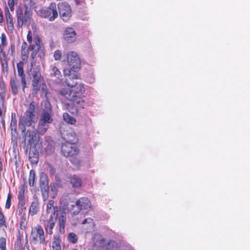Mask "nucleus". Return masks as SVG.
Returning a JSON list of instances; mask_svg holds the SVG:
<instances>
[{"label":"nucleus","instance_id":"dca6fc26","mask_svg":"<svg viewBox=\"0 0 250 250\" xmlns=\"http://www.w3.org/2000/svg\"><path fill=\"white\" fill-rule=\"evenodd\" d=\"M25 63H26L19 62L17 64L18 75L21 78V82L23 91H24L25 88L27 87L26 75L24 71V65Z\"/></svg>","mask_w":250,"mask_h":250},{"label":"nucleus","instance_id":"5701e85b","mask_svg":"<svg viewBox=\"0 0 250 250\" xmlns=\"http://www.w3.org/2000/svg\"><path fill=\"white\" fill-rule=\"evenodd\" d=\"M40 209L39 202L37 200L33 201L30 206L29 209V214L32 216L36 214Z\"/></svg>","mask_w":250,"mask_h":250},{"label":"nucleus","instance_id":"f257e3e1","mask_svg":"<svg viewBox=\"0 0 250 250\" xmlns=\"http://www.w3.org/2000/svg\"><path fill=\"white\" fill-rule=\"evenodd\" d=\"M66 57L69 68L63 69V74L65 77H68L65 81L68 87L62 89L59 93L71 102V104H68V111L72 114H77L79 109L84 108L85 101L83 98L85 90L83 84L71 82V81L79 79L81 60L75 51L67 52Z\"/></svg>","mask_w":250,"mask_h":250},{"label":"nucleus","instance_id":"393cba45","mask_svg":"<svg viewBox=\"0 0 250 250\" xmlns=\"http://www.w3.org/2000/svg\"><path fill=\"white\" fill-rule=\"evenodd\" d=\"M112 243V241H107L105 238H101L98 241L99 247L104 250H109L110 249V245L111 243Z\"/></svg>","mask_w":250,"mask_h":250},{"label":"nucleus","instance_id":"a211bd4d","mask_svg":"<svg viewBox=\"0 0 250 250\" xmlns=\"http://www.w3.org/2000/svg\"><path fill=\"white\" fill-rule=\"evenodd\" d=\"M4 12L7 28L11 31H13L14 29L15 21L13 16L9 12V8L6 6L4 8Z\"/></svg>","mask_w":250,"mask_h":250},{"label":"nucleus","instance_id":"7ed1b4c3","mask_svg":"<svg viewBox=\"0 0 250 250\" xmlns=\"http://www.w3.org/2000/svg\"><path fill=\"white\" fill-rule=\"evenodd\" d=\"M37 104L32 101L27 106V109L24 113V115L21 117L19 121V128L23 133V138L24 141L28 140V144L30 146L35 145L36 143V133H31L29 130H26V126H30L33 125V126L37 120Z\"/></svg>","mask_w":250,"mask_h":250},{"label":"nucleus","instance_id":"f704fd0d","mask_svg":"<svg viewBox=\"0 0 250 250\" xmlns=\"http://www.w3.org/2000/svg\"><path fill=\"white\" fill-rule=\"evenodd\" d=\"M12 198V194L10 192V191H9V192L8 193V195L7 196L5 205V208L6 209L10 208L11 205Z\"/></svg>","mask_w":250,"mask_h":250},{"label":"nucleus","instance_id":"6e6552de","mask_svg":"<svg viewBox=\"0 0 250 250\" xmlns=\"http://www.w3.org/2000/svg\"><path fill=\"white\" fill-rule=\"evenodd\" d=\"M45 234L43 228L40 225H37L32 228L30 234L31 242L34 244L46 245L47 242L45 240Z\"/></svg>","mask_w":250,"mask_h":250},{"label":"nucleus","instance_id":"b1692460","mask_svg":"<svg viewBox=\"0 0 250 250\" xmlns=\"http://www.w3.org/2000/svg\"><path fill=\"white\" fill-rule=\"evenodd\" d=\"M53 209V213L51 215H56L57 216L58 212V208L54 206V201L53 200H49L46 206V212L49 213L51 210Z\"/></svg>","mask_w":250,"mask_h":250},{"label":"nucleus","instance_id":"ddd939ff","mask_svg":"<svg viewBox=\"0 0 250 250\" xmlns=\"http://www.w3.org/2000/svg\"><path fill=\"white\" fill-rule=\"evenodd\" d=\"M17 121L15 113H12L11 114V120L10 123V129L11 133V141L14 145H17V141L18 139V134L17 130Z\"/></svg>","mask_w":250,"mask_h":250},{"label":"nucleus","instance_id":"49530a36","mask_svg":"<svg viewBox=\"0 0 250 250\" xmlns=\"http://www.w3.org/2000/svg\"><path fill=\"white\" fill-rule=\"evenodd\" d=\"M23 238L22 234L21 233L20 231H18V234L17 236V241H21Z\"/></svg>","mask_w":250,"mask_h":250},{"label":"nucleus","instance_id":"2f4dec72","mask_svg":"<svg viewBox=\"0 0 250 250\" xmlns=\"http://www.w3.org/2000/svg\"><path fill=\"white\" fill-rule=\"evenodd\" d=\"M63 119L65 122L71 125H74L76 121V119L74 117L70 116L68 113H63Z\"/></svg>","mask_w":250,"mask_h":250},{"label":"nucleus","instance_id":"6ab92c4d","mask_svg":"<svg viewBox=\"0 0 250 250\" xmlns=\"http://www.w3.org/2000/svg\"><path fill=\"white\" fill-rule=\"evenodd\" d=\"M7 45V38L5 34L2 33L0 36V54L2 55L3 58L6 57V52L4 51V48Z\"/></svg>","mask_w":250,"mask_h":250},{"label":"nucleus","instance_id":"79ce46f5","mask_svg":"<svg viewBox=\"0 0 250 250\" xmlns=\"http://www.w3.org/2000/svg\"><path fill=\"white\" fill-rule=\"evenodd\" d=\"M3 58V59H0L1 65L3 68H5L6 70H7L8 67L7 60L6 59V57Z\"/></svg>","mask_w":250,"mask_h":250},{"label":"nucleus","instance_id":"a19ab883","mask_svg":"<svg viewBox=\"0 0 250 250\" xmlns=\"http://www.w3.org/2000/svg\"><path fill=\"white\" fill-rule=\"evenodd\" d=\"M86 223L91 224L93 226L95 225L93 219L90 217L84 219L82 222V224L83 225Z\"/></svg>","mask_w":250,"mask_h":250},{"label":"nucleus","instance_id":"39448f33","mask_svg":"<svg viewBox=\"0 0 250 250\" xmlns=\"http://www.w3.org/2000/svg\"><path fill=\"white\" fill-rule=\"evenodd\" d=\"M30 72L32 78V93L36 94L40 90L41 85L45 84V81L44 77L42 75L41 67L40 65L31 67Z\"/></svg>","mask_w":250,"mask_h":250},{"label":"nucleus","instance_id":"4468645a","mask_svg":"<svg viewBox=\"0 0 250 250\" xmlns=\"http://www.w3.org/2000/svg\"><path fill=\"white\" fill-rule=\"evenodd\" d=\"M77 35L74 28L67 27L65 28L63 33V40L68 42L72 43L77 40Z\"/></svg>","mask_w":250,"mask_h":250},{"label":"nucleus","instance_id":"c03bdc74","mask_svg":"<svg viewBox=\"0 0 250 250\" xmlns=\"http://www.w3.org/2000/svg\"><path fill=\"white\" fill-rule=\"evenodd\" d=\"M26 210V207H18L17 213L18 215H22Z\"/></svg>","mask_w":250,"mask_h":250},{"label":"nucleus","instance_id":"bb28decb","mask_svg":"<svg viewBox=\"0 0 250 250\" xmlns=\"http://www.w3.org/2000/svg\"><path fill=\"white\" fill-rule=\"evenodd\" d=\"M28 217L25 213H23L20 219V229L23 230H25L27 228Z\"/></svg>","mask_w":250,"mask_h":250},{"label":"nucleus","instance_id":"ea45409f","mask_svg":"<svg viewBox=\"0 0 250 250\" xmlns=\"http://www.w3.org/2000/svg\"><path fill=\"white\" fill-rule=\"evenodd\" d=\"M50 188L51 191L53 192V195L52 196V198H55L57 196V192H58V189H57L55 185L54 184H50Z\"/></svg>","mask_w":250,"mask_h":250},{"label":"nucleus","instance_id":"20e7f679","mask_svg":"<svg viewBox=\"0 0 250 250\" xmlns=\"http://www.w3.org/2000/svg\"><path fill=\"white\" fill-rule=\"evenodd\" d=\"M70 135L73 137V139L68 138V140L62 143L61 148V154L65 157L73 158V161L70 160L73 164H79V160L76 157L80 153V149L76 145L79 139L75 133H72Z\"/></svg>","mask_w":250,"mask_h":250},{"label":"nucleus","instance_id":"f8f14e48","mask_svg":"<svg viewBox=\"0 0 250 250\" xmlns=\"http://www.w3.org/2000/svg\"><path fill=\"white\" fill-rule=\"evenodd\" d=\"M6 92L5 84L3 81H1L0 82V118L5 115L6 111V106L4 104Z\"/></svg>","mask_w":250,"mask_h":250},{"label":"nucleus","instance_id":"423d86ee","mask_svg":"<svg viewBox=\"0 0 250 250\" xmlns=\"http://www.w3.org/2000/svg\"><path fill=\"white\" fill-rule=\"evenodd\" d=\"M37 13L40 17L47 19L50 21H53L58 17L57 4L55 2H52L48 6L41 7Z\"/></svg>","mask_w":250,"mask_h":250},{"label":"nucleus","instance_id":"8fccbe9b","mask_svg":"<svg viewBox=\"0 0 250 250\" xmlns=\"http://www.w3.org/2000/svg\"><path fill=\"white\" fill-rule=\"evenodd\" d=\"M72 250H78L77 249H73Z\"/></svg>","mask_w":250,"mask_h":250},{"label":"nucleus","instance_id":"cd10ccee","mask_svg":"<svg viewBox=\"0 0 250 250\" xmlns=\"http://www.w3.org/2000/svg\"><path fill=\"white\" fill-rule=\"evenodd\" d=\"M66 218L65 215H61L59 216L58 219V224L60 227V231L61 232L63 233L64 232L65 223Z\"/></svg>","mask_w":250,"mask_h":250},{"label":"nucleus","instance_id":"c9c22d12","mask_svg":"<svg viewBox=\"0 0 250 250\" xmlns=\"http://www.w3.org/2000/svg\"><path fill=\"white\" fill-rule=\"evenodd\" d=\"M6 238L4 237H0V250H7Z\"/></svg>","mask_w":250,"mask_h":250},{"label":"nucleus","instance_id":"c756f323","mask_svg":"<svg viewBox=\"0 0 250 250\" xmlns=\"http://www.w3.org/2000/svg\"><path fill=\"white\" fill-rule=\"evenodd\" d=\"M51 72L50 73L52 76L56 77L58 79H61L62 74L59 68L55 65L51 66Z\"/></svg>","mask_w":250,"mask_h":250},{"label":"nucleus","instance_id":"4c0bfd02","mask_svg":"<svg viewBox=\"0 0 250 250\" xmlns=\"http://www.w3.org/2000/svg\"><path fill=\"white\" fill-rule=\"evenodd\" d=\"M53 57L55 61H60L62 57V53L61 50L58 49L55 51Z\"/></svg>","mask_w":250,"mask_h":250},{"label":"nucleus","instance_id":"473e14b6","mask_svg":"<svg viewBox=\"0 0 250 250\" xmlns=\"http://www.w3.org/2000/svg\"><path fill=\"white\" fill-rule=\"evenodd\" d=\"M35 176L36 174L35 171L33 169L30 170L28 179L29 185L30 187H33L34 185Z\"/></svg>","mask_w":250,"mask_h":250},{"label":"nucleus","instance_id":"9d476101","mask_svg":"<svg viewBox=\"0 0 250 250\" xmlns=\"http://www.w3.org/2000/svg\"><path fill=\"white\" fill-rule=\"evenodd\" d=\"M57 8L62 20L68 21L72 17V9L69 4L65 1L59 3Z\"/></svg>","mask_w":250,"mask_h":250},{"label":"nucleus","instance_id":"3c124183","mask_svg":"<svg viewBox=\"0 0 250 250\" xmlns=\"http://www.w3.org/2000/svg\"><path fill=\"white\" fill-rule=\"evenodd\" d=\"M0 165H1V162H0Z\"/></svg>","mask_w":250,"mask_h":250},{"label":"nucleus","instance_id":"7c9ffc66","mask_svg":"<svg viewBox=\"0 0 250 250\" xmlns=\"http://www.w3.org/2000/svg\"><path fill=\"white\" fill-rule=\"evenodd\" d=\"M67 240L71 244H76L78 241V236L74 232H70L67 235Z\"/></svg>","mask_w":250,"mask_h":250},{"label":"nucleus","instance_id":"09e8293b","mask_svg":"<svg viewBox=\"0 0 250 250\" xmlns=\"http://www.w3.org/2000/svg\"><path fill=\"white\" fill-rule=\"evenodd\" d=\"M123 250H133L129 247H125Z\"/></svg>","mask_w":250,"mask_h":250},{"label":"nucleus","instance_id":"72a5a7b5","mask_svg":"<svg viewBox=\"0 0 250 250\" xmlns=\"http://www.w3.org/2000/svg\"><path fill=\"white\" fill-rule=\"evenodd\" d=\"M24 2V7L34 8L36 7V0H22Z\"/></svg>","mask_w":250,"mask_h":250},{"label":"nucleus","instance_id":"37998d69","mask_svg":"<svg viewBox=\"0 0 250 250\" xmlns=\"http://www.w3.org/2000/svg\"><path fill=\"white\" fill-rule=\"evenodd\" d=\"M14 248L15 250L18 249H22V244L21 241H16L14 244Z\"/></svg>","mask_w":250,"mask_h":250},{"label":"nucleus","instance_id":"9b49d317","mask_svg":"<svg viewBox=\"0 0 250 250\" xmlns=\"http://www.w3.org/2000/svg\"><path fill=\"white\" fill-rule=\"evenodd\" d=\"M76 206H77L79 210L73 212L74 215L78 214L81 210L88 211L92 209V205L90 200L86 197H81L76 202Z\"/></svg>","mask_w":250,"mask_h":250},{"label":"nucleus","instance_id":"f3484780","mask_svg":"<svg viewBox=\"0 0 250 250\" xmlns=\"http://www.w3.org/2000/svg\"><path fill=\"white\" fill-rule=\"evenodd\" d=\"M55 215H51L48 220L44 222V227L46 232L50 235L53 233V229L55 226L56 223Z\"/></svg>","mask_w":250,"mask_h":250},{"label":"nucleus","instance_id":"58836bf2","mask_svg":"<svg viewBox=\"0 0 250 250\" xmlns=\"http://www.w3.org/2000/svg\"><path fill=\"white\" fill-rule=\"evenodd\" d=\"M38 125V131L39 134L41 135L44 134L46 132L47 127H45V125H40V122H39Z\"/></svg>","mask_w":250,"mask_h":250},{"label":"nucleus","instance_id":"2eb2a0df","mask_svg":"<svg viewBox=\"0 0 250 250\" xmlns=\"http://www.w3.org/2000/svg\"><path fill=\"white\" fill-rule=\"evenodd\" d=\"M27 192V186L25 184H22L19 187L18 194V207H25V195Z\"/></svg>","mask_w":250,"mask_h":250},{"label":"nucleus","instance_id":"de8ad7c7","mask_svg":"<svg viewBox=\"0 0 250 250\" xmlns=\"http://www.w3.org/2000/svg\"><path fill=\"white\" fill-rule=\"evenodd\" d=\"M72 133H75V132L74 131H72L71 132H69L68 134H67V140H68V138L73 139V137L70 135V134Z\"/></svg>","mask_w":250,"mask_h":250},{"label":"nucleus","instance_id":"0eeeda50","mask_svg":"<svg viewBox=\"0 0 250 250\" xmlns=\"http://www.w3.org/2000/svg\"><path fill=\"white\" fill-rule=\"evenodd\" d=\"M32 17V12L28 7H25L23 11L22 8L19 6L16 10L17 26L21 28L23 25L29 26Z\"/></svg>","mask_w":250,"mask_h":250},{"label":"nucleus","instance_id":"1a4fd4ad","mask_svg":"<svg viewBox=\"0 0 250 250\" xmlns=\"http://www.w3.org/2000/svg\"><path fill=\"white\" fill-rule=\"evenodd\" d=\"M52 106L49 102H45L44 108L42 112L39 120L40 125H44L46 124H51L53 121Z\"/></svg>","mask_w":250,"mask_h":250},{"label":"nucleus","instance_id":"a878e982","mask_svg":"<svg viewBox=\"0 0 250 250\" xmlns=\"http://www.w3.org/2000/svg\"><path fill=\"white\" fill-rule=\"evenodd\" d=\"M42 196V199L44 201H46L49 197V187L48 184H41L40 186Z\"/></svg>","mask_w":250,"mask_h":250},{"label":"nucleus","instance_id":"a18cd8bd","mask_svg":"<svg viewBox=\"0 0 250 250\" xmlns=\"http://www.w3.org/2000/svg\"><path fill=\"white\" fill-rule=\"evenodd\" d=\"M10 49L11 50V55H13L15 52V45L14 43L10 44Z\"/></svg>","mask_w":250,"mask_h":250},{"label":"nucleus","instance_id":"412c9836","mask_svg":"<svg viewBox=\"0 0 250 250\" xmlns=\"http://www.w3.org/2000/svg\"><path fill=\"white\" fill-rule=\"evenodd\" d=\"M10 84L11 88L12 94L14 95L18 93L20 87V83L17 78H12L10 79Z\"/></svg>","mask_w":250,"mask_h":250},{"label":"nucleus","instance_id":"e433bc0d","mask_svg":"<svg viewBox=\"0 0 250 250\" xmlns=\"http://www.w3.org/2000/svg\"><path fill=\"white\" fill-rule=\"evenodd\" d=\"M18 0H8V4L10 10L13 12L15 9V6L17 4Z\"/></svg>","mask_w":250,"mask_h":250},{"label":"nucleus","instance_id":"c85d7f7f","mask_svg":"<svg viewBox=\"0 0 250 250\" xmlns=\"http://www.w3.org/2000/svg\"><path fill=\"white\" fill-rule=\"evenodd\" d=\"M29 159L32 164H37L39 162V153L38 152L30 151Z\"/></svg>","mask_w":250,"mask_h":250},{"label":"nucleus","instance_id":"4be33fe9","mask_svg":"<svg viewBox=\"0 0 250 250\" xmlns=\"http://www.w3.org/2000/svg\"><path fill=\"white\" fill-rule=\"evenodd\" d=\"M62 240L59 235H54L52 244V250H61Z\"/></svg>","mask_w":250,"mask_h":250},{"label":"nucleus","instance_id":"aec40b11","mask_svg":"<svg viewBox=\"0 0 250 250\" xmlns=\"http://www.w3.org/2000/svg\"><path fill=\"white\" fill-rule=\"evenodd\" d=\"M69 181L74 188H80L82 185V179L77 175H74L69 178Z\"/></svg>","mask_w":250,"mask_h":250},{"label":"nucleus","instance_id":"f03ea898","mask_svg":"<svg viewBox=\"0 0 250 250\" xmlns=\"http://www.w3.org/2000/svg\"><path fill=\"white\" fill-rule=\"evenodd\" d=\"M27 41L29 43L23 41L21 45V58L19 62L26 63L29 59V50L31 51L30 55L31 67L35 66L37 55L41 59L45 56V50L42 39L38 34L32 35V31L29 30L26 36Z\"/></svg>","mask_w":250,"mask_h":250}]
</instances>
